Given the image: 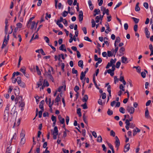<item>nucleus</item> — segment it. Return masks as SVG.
<instances>
[{"label":"nucleus","instance_id":"nucleus-12","mask_svg":"<svg viewBox=\"0 0 153 153\" xmlns=\"http://www.w3.org/2000/svg\"><path fill=\"white\" fill-rule=\"evenodd\" d=\"M44 100H42L40 102V105H39V108L40 109H41L42 111H44Z\"/></svg>","mask_w":153,"mask_h":153},{"label":"nucleus","instance_id":"nucleus-6","mask_svg":"<svg viewBox=\"0 0 153 153\" xmlns=\"http://www.w3.org/2000/svg\"><path fill=\"white\" fill-rule=\"evenodd\" d=\"M79 20L80 22H81L83 19V13L82 11L79 12Z\"/></svg>","mask_w":153,"mask_h":153},{"label":"nucleus","instance_id":"nucleus-63","mask_svg":"<svg viewBox=\"0 0 153 153\" xmlns=\"http://www.w3.org/2000/svg\"><path fill=\"white\" fill-rule=\"evenodd\" d=\"M17 27L21 28L22 27V24L21 23H18L16 24Z\"/></svg>","mask_w":153,"mask_h":153},{"label":"nucleus","instance_id":"nucleus-56","mask_svg":"<svg viewBox=\"0 0 153 153\" xmlns=\"http://www.w3.org/2000/svg\"><path fill=\"white\" fill-rule=\"evenodd\" d=\"M65 47V45L62 44L61 45V46L59 47V49L60 50L63 51L64 48Z\"/></svg>","mask_w":153,"mask_h":153},{"label":"nucleus","instance_id":"nucleus-49","mask_svg":"<svg viewBox=\"0 0 153 153\" xmlns=\"http://www.w3.org/2000/svg\"><path fill=\"white\" fill-rule=\"evenodd\" d=\"M110 135L111 136L114 137L115 135V133L113 130H112L110 131Z\"/></svg>","mask_w":153,"mask_h":153},{"label":"nucleus","instance_id":"nucleus-57","mask_svg":"<svg viewBox=\"0 0 153 153\" xmlns=\"http://www.w3.org/2000/svg\"><path fill=\"white\" fill-rule=\"evenodd\" d=\"M44 39L47 43H49L50 42L49 39L47 36H45Z\"/></svg>","mask_w":153,"mask_h":153},{"label":"nucleus","instance_id":"nucleus-8","mask_svg":"<svg viewBox=\"0 0 153 153\" xmlns=\"http://www.w3.org/2000/svg\"><path fill=\"white\" fill-rule=\"evenodd\" d=\"M16 108L13 107L11 110L10 111V114L13 115L17 116V111H15Z\"/></svg>","mask_w":153,"mask_h":153},{"label":"nucleus","instance_id":"nucleus-34","mask_svg":"<svg viewBox=\"0 0 153 153\" xmlns=\"http://www.w3.org/2000/svg\"><path fill=\"white\" fill-rule=\"evenodd\" d=\"M107 114L109 116H111L113 114V112L110 109H108L107 111Z\"/></svg>","mask_w":153,"mask_h":153},{"label":"nucleus","instance_id":"nucleus-9","mask_svg":"<svg viewBox=\"0 0 153 153\" xmlns=\"http://www.w3.org/2000/svg\"><path fill=\"white\" fill-rule=\"evenodd\" d=\"M130 149V144L128 143L127 144L124 146V152L126 153L128 152Z\"/></svg>","mask_w":153,"mask_h":153},{"label":"nucleus","instance_id":"nucleus-19","mask_svg":"<svg viewBox=\"0 0 153 153\" xmlns=\"http://www.w3.org/2000/svg\"><path fill=\"white\" fill-rule=\"evenodd\" d=\"M35 21H33L32 22H30L29 25H31L30 29H33L34 27L35 28Z\"/></svg>","mask_w":153,"mask_h":153},{"label":"nucleus","instance_id":"nucleus-22","mask_svg":"<svg viewBox=\"0 0 153 153\" xmlns=\"http://www.w3.org/2000/svg\"><path fill=\"white\" fill-rule=\"evenodd\" d=\"M139 4V3L137 2L136 5V6H135V10L136 11H139L140 10V8L139 7V5H138Z\"/></svg>","mask_w":153,"mask_h":153},{"label":"nucleus","instance_id":"nucleus-1","mask_svg":"<svg viewBox=\"0 0 153 153\" xmlns=\"http://www.w3.org/2000/svg\"><path fill=\"white\" fill-rule=\"evenodd\" d=\"M126 110L130 114H132L134 112L135 109L133 107L128 106L127 107Z\"/></svg>","mask_w":153,"mask_h":153},{"label":"nucleus","instance_id":"nucleus-29","mask_svg":"<svg viewBox=\"0 0 153 153\" xmlns=\"http://www.w3.org/2000/svg\"><path fill=\"white\" fill-rule=\"evenodd\" d=\"M22 97L21 96H19L16 98L15 101L18 102L19 100V103L20 102V101H22Z\"/></svg>","mask_w":153,"mask_h":153},{"label":"nucleus","instance_id":"nucleus-26","mask_svg":"<svg viewBox=\"0 0 153 153\" xmlns=\"http://www.w3.org/2000/svg\"><path fill=\"white\" fill-rule=\"evenodd\" d=\"M36 68L38 74L39 75H41V72L39 70V67L37 65L36 66Z\"/></svg>","mask_w":153,"mask_h":153},{"label":"nucleus","instance_id":"nucleus-7","mask_svg":"<svg viewBox=\"0 0 153 153\" xmlns=\"http://www.w3.org/2000/svg\"><path fill=\"white\" fill-rule=\"evenodd\" d=\"M105 26L106 27V29L105 31V32L106 33H108L109 32L111 31V30L110 29L109 25L108 23L105 24Z\"/></svg>","mask_w":153,"mask_h":153},{"label":"nucleus","instance_id":"nucleus-13","mask_svg":"<svg viewBox=\"0 0 153 153\" xmlns=\"http://www.w3.org/2000/svg\"><path fill=\"white\" fill-rule=\"evenodd\" d=\"M116 60L117 59L116 58H115L114 59H111L110 61V65H111V66L114 65V64L115 63Z\"/></svg>","mask_w":153,"mask_h":153},{"label":"nucleus","instance_id":"nucleus-60","mask_svg":"<svg viewBox=\"0 0 153 153\" xmlns=\"http://www.w3.org/2000/svg\"><path fill=\"white\" fill-rule=\"evenodd\" d=\"M124 28L125 30H127L128 29V25L127 23H125L124 24Z\"/></svg>","mask_w":153,"mask_h":153},{"label":"nucleus","instance_id":"nucleus-35","mask_svg":"<svg viewBox=\"0 0 153 153\" xmlns=\"http://www.w3.org/2000/svg\"><path fill=\"white\" fill-rule=\"evenodd\" d=\"M60 101V98L59 95H58L55 99V102H58Z\"/></svg>","mask_w":153,"mask_h":153},{"label":"nucleus","instance_id":"nucleus-30","mask_svg":"<svg viewBox=\"0 0 153 153\" xmlns=\"http://www.w3.org/2000/svg\"><path fill=\"white\" fill-rule=\"evenodd\" d=\"M34 18H35V17L33 16V17H32L31 18H30L29 21H28V22L27 25V27L29 28L30 27L29 24H30V22H32V21Z\"/></svg>","mask_w":153,"mask_h":153},{"label":"nucleus","instance_id":"nucleus-62","mask_svg":"<svg viewBox=\"0 0 153 153\" xmlns=\"http://www.w3.org/2000/svg\"><path fill=\"white\" fill-rule=\"evenodd\" d=\"M25 105V103L24 102H22L21 103L20 102L19 106L21 107V108L24 107Z\"/></svg>","mask_w":153,"mask_h":153},{"label":"nucleus","instance_id":"nucleus-38","mask_svg":"<svg viewBox=\"0 0 153 153\" xmlns=\"http://www.w3.org/2000/svg\"><path fill=\"white\" fill-rule=\"evenodd\" d=\"M131 18L134 21L135 23H137L139 21V19H137L134 17H132Z\"/></svg>","mask_w":153,"mask_h":153},{"label":"nucleus","instance_id":"nucleus-33","mask_svg":"<svg viewBox=\"0 0 153 153\" xmlns=\"http://www.w3.org/2000/svg\"><path fill=\"white\" fill-rule=\"evenodd\" d=\"M97 141L99 143H101L102 142V138L101 135H99L98 136Z\"/></svg>","mask_w":153,"mask_h":153},{"label":"nucleus","instance_id":"nucleus-20","mask_svg":"<svg viewBox=\"0 0 153 153\" xmlns=\"http://www.w3.org/2000/svg\"><path fill=\"white\" fill-rule=\"evenodd\" d=\"M6 35L4 37V41L3 42L2 46H4V47L6 46L7 43V40L6 39Z\"/></svg>","mask_w":153,"mask_h":153},{"label":"nucleus","instance_id":"nucleus-17","mask_svg":"<svg viewBox=\"0 0 153 153\" xmlns=\"http://www.w3.org/2000/svg\"><path fill=\"white\" fill-rule=\"evenodd\" d=\"M125 50V49L124 48L122 47H121L120 49L119 50V52L120 53V56H122L124 54L123 53Z\"/></svg>","mask_w":153,"mask_h":153},{"label":"nucleus","instance_id":"nucleus-15","mask_svg":"<svg viewBox=\"0 0 153 153\" xmlns=\"http://www.w3.org/2000/svg\"><path fill=\"white\" fill-rule=\"evenodd\" d=\"M58 134V131L57 126H55L54 128V131L53 132V134Z\"/></svg>","mask_w":153,"mask_h":153},{"label":"nucleus","instance_id":"nucleus-14","mask_svg":"<svg viewBox=\"0 0 153 153\" xmlns=\"http://www.w3.org/2000/svg\"><path fill=\"white\" fill-rule=\"evenodd\" d=\"M78 65L79 67H81L82 68H83V61L82 60H80L78 62Z\"/></svg>","mask_w":153,"mask_h":153},{"label":"nucleus","instance_id":"nucleus-55","mask_svg":"<svg viewBox=\"0 0 153 153\" xmlns=\"http://www.w3.org/2000/svg\"><path fill=\"white\" fill-rule=\"evenodd\" d=\"M59 122L61 124H64L65 123V119L64 118H62L61 119H59Z\"/></svg>","mask_w":153,"mask_h":153},{"label":"nucleus","instance_id":"nucleus-5","mask_svg":"<svg viewBox=\"0 0 153 153\" xmlns=\"http://www.w3.org/2000/svg\"><path fill=\"white\" fill-rule=\"evenodd\" d=\"M9 114L8 113H4L3 120L4 122H7L8 120Z\"/></svg>","mask_w":153,"mask_h":153},{"label":"nucleus","instance_id":"nucleus-16","mask_svg":"<svg viewBox=\"0 0 153 153\" xmlns=\"http://www.w3.org/2000/svg\"><path fill=\"white\" fill-rule=\"evenodd\" d=\"M18 84L19 86L22 88H25V83L22 81L18 83Z\"/></svg>","mask_w":153,"mask_h":153},{"label":"nucleus","instance_id":"nucleus-44","mask_svg":"<svg viewBox=\"0 0 153 153\" xmlns=\"http://www.w3.org/2000/svg\"><path fill=\"white\" fill-rule=\"evenodd\" d=\"M68 13V12L66 11H64L63 13L62 14V15L63 16L65 17L66 16Z\"/></svg>","mask_w":153,"mask_h":153},{"label":"nucleus","instance_id":"nucleus-39","mask_svg":"<svg viewBox=\"0 0 153 153\" xmlns=\"http://www.w3.org/2000/svg\"><path fill=\"white\" fill-rule=\"evenodd\" d=\"M105 39H106V40H107L108 39L106 37H105L104 38V42L105 44L107 46H108L109 45V43L107 41H105Z\"/></svg>","mask_w":153,"mask_h":153},{"label":"nucleus","instance_id":"nucleus-32","mask_svg":"<svg viewBox=\"0 0 153 153\" xmlns=\"http://www.w3.org/2000/svg\"><path fill=\"white\" fill-rule=\"evenodd\" d=\"M25 142V137H22L21 141H20V143L21 145L24 144Z\"/></svg>","mask_w":153,"mask_h":153},{"label":"nucleus","instance_id":"nucleus-2","mask_svg":"<svg viewBox=\"0 0 153 153\" xmlns=\"http://www.w3.org/2000/svg\"><path fill=\"white\" fill-rule=\"evenodd\" d=\"M5 26L4 29V32L6 35L7 33L8 27L9 26V25L8 24V19L7 18L5 19Z\"/></svg>","mask_w":153,"mask_h":153},{"label":"nucleus","instance_id":"nucleus-10","mask_svg":"<svg viewBox=\"0 0 153 153\" xmlns=\"http://www.w3.org/2000/svg\"><path fill=\"white\" fill-rule=\"evenodd\" d=\"M43 80L42 77L40 76L39 81L37 83V88H39L40 86H41L42 85V81Z\"/></svg>","mask_w":153,"mask_h":153},{"label":"nucleus","instance_id":"nucleus-36","mask_svg":"<svg viewBox=\"0 0 153 153\" xmlns=\"http://www.w3.org/2000/svg\"><path fill=\"white\" fill-rule=\"evenodd\" d=\"M125 109L123 107H121L120 108L119 111L122 114H124L125 113Z\"/></svg>","mask_w":153,"mask_h":153},{"label":"nucleus","instance_id":"nucleus-3","mask_svg":"<svg viewBox=\"0 0 153 153\" xmlns=\"http://www.w3.org/2000/svg\"><path fill=\"white\" fill-rule=\"evenodd\" d=\"M49 85V84L48 81L46 79H44L42 87L40 88V91H41L42 90H43L44 87H48Z\"/></svg>","mask_w":153,"mask_h":153},{"label":"nucleus","instance_id":"nucleus-61","mask_svg":"<svg viewBox=\"0 0 153 153\" xmlns=\"http://www.w3.org/2000/svg\"><path fill=\"white\" fill-rule=\"evenodd\" d=\"M44 111H42V110L41 111H40L39 112V117L40 118L42 117V112Z\"/></svg>","mask_w":153,"mask_h":153},{"label":"nucleus","instance_id":"nucleus-24","mask_svg":"<svg viewBox=\"0 0 153 153\" xmlns=\"http://www.w3.org/2000/svg\"><path fill=\"white\" fill-rule=\"evenodd\" d=\"M88 99V97L87 95H85L82 99V101L84 102H86Z\"/></svg>","mask_w":153,"mask_h":153},{"label":"nucleus","instance_id":"nucleus-27","mask_svg":"<svg viewBox=\"0 0 153 153\" xmlns=\"http://www.w3.org/2000/svg\"><path fill=\"white\" fill-rule=\"evenodd\" d=\"M85 74L83 71L81 72L80 76V79L81 80H82L85 78Z\"/></svg>","mask_w":153,"mask_h":153},{"label":"nucleus","instance_id":"nucleus-53","mask_svg":"<svg viewBox=\"0 0 153 153\" xmlns=\"http://www.w3.org/2000/svg\"><path fill=\"white\" fill-rule=\"evenodd\" d=\"M120 64H121V62H119V61H118V62H117L116 64V67L117 68H118L120 65Z\"/></svg>","mask_w":153,"mask_h":153},{"label":"nucleus","instance_id":"nucleus-51","mask_svg":"<svg viewBox=\"0 0 153 153\" xmlns=\"http://www.w3.org/2000/svg\"><path fill=\"white\" fill-rule=\"evenodd\" d=\"M79 87L77 85H76L74 88V91L76 92H78L77 91L79 90Z\"/></svg>","mask_w":153,"mask_h":153},{"label":"nucleus","instance_id":"nucleus-54","mask_svg":"<svg viewBox=\"0 0 153 153\" xmlns=\"http://www.w3.org/2000/svg\"><path fill=\"white\" fill-rule=\"evenodd\" d=\"M72 73L73 74H77L78 71L77 70H75L74 68H73L72 69Z\"/></svg>","mask_w":153,"mask_h":153},{"label":"nucleus","instance_id":"nucleus-50","mask_svg":"<svg viewBox=\"0 0 153 153\" xmlns=\"http://www.w3.org/2000/svg\"><path fill=\"white\" fill-rule=\"evenodd\" d=\"M51 119L52 120L53 122L54 121H56V117H55L53 115L51 117Z\"/></svg>","mask_w":153,"mask_h":153},{"label":"nucleus","instance_id":"nucleus-64","mask_svg":"<svg viewBox=\"0 0 153 153\" xmlns=\"http://www.w3.org/2000/svg\"><path fill=\"white\" fill-rule=\"evenodd\" d=\"M106 94H105V93H102V98L103 99H104L106 98Z\"/></svg>","mask_w":153,"mask_h":153},{"label":"nucleus","instance_id":"nucleus-40","mask_svg":"<svg viewBox=\"0 0 153 153\" xmlns=\"http://www.w3.org/2000/svg\"><path fill=\"white\" fill-rule=\"evenodd\" d=\"M134 68H135L137 70V72L138 73H140L141 71V69L140 68L139 66L138 67L134 66L133 67Z\"/></svg>","mask_w":153,"mask_h":153},{"label":"nucleus","instance_id":"nucleus-23","mask_svg":"<svg viewBox=\"0 0 153 153\" xmlns=\"http://www.w3.org/2000/svg\"><path fill=\"white\" fill-rule=\"evenodd\" d=\"M87 117L85 116V114H84L83 115V119L84 122L86 124H88V121Z\"/></svg>","mask_w":153,"mask_h":153},{"label":"nucleus","instance_id":"nucleus-21","mask_svg":"<svg viewBox=\"0 0 153 153\" xmlns=\"http://www.w3.org/2000/svg\"><path fill=\"white\" fill-rule=\"evenodd\" d=\"M127 60V58L126 57L123 56L121 57L122 62L123 63H127V62H126Z\"/></svg>","mask_w":153,"mask_h":153},{"label":"nucleus","instance_id":"nucleus-43","mask_svg":"<svg viewBox=\"0 0 153 153\" xmlns=\"http://www.w3.org/2000/svg\"><path fill=\"white\" fill-rule=\"evenodd\" d=\"M124 87L123 84H120V85L119 88L120 90H122L123 91H125V89H124Z\"/></svg>","mask_w":153,"mask_h":153},{"label":"nucleus","instance_id":"nucleus-4","mask_svg":"<svg viewBox=\"0 0 153 153\" xmlns=\"http://www.w3.org/2000/svg\"><path fill=\"white\" fill-rule=\"evenodd\" d=\"M115 138L116 139L115 141V143L116 145L115 146L117 148V149H118L120 145V140L117 136L115 137Z\"/></svg>","mask_w":153,"mask_h":153},{"label":"nucleus","instance_id":"nucleus-41","mask_svg":"<svg viewBox=\"0 0 153 153\" xmlns=\"http://www.w3.org/2000/svg\"><path fill=\"white\" fill-rule=\"evenodd\" d=\"M20 71L23 74H25V73L26 68L25 67L21 68L20 69Z\"/></svg>","mask_w":153,"mask_h":153},{"label":"nucleus","instance_id":"nucleus-25","mask_svg":"<svg viewBox=\"0 0 153 153\" xmlns=\"http://www.w3.org/2000/svg\"><path fill=\"white\" fill-rule=\"evenodd\" d=\"M146 110L145 112V116L146 118H148L149 117V112L148 110V108H146Z\"/></svg>","mask_w":153,"mask_h":153},{"label":"nucleus","instance_id":"nucleus-42","mask_svg":"<svg viewBox=\"0 0 153 153\" xmlns=\"http://www.w3.org/2000/svg\"><path fill=\"white\" fill-rule=\"evenodd\" d=\"M81 106L84 109H86L88 108L86 102H85Z\"/></svg>","mask_w":153,"mask_h":153},{"label":"nucleus","instance_id":"nucleus-45","mask_svg":"<svg viewBox=\"0 0 153 153\" xmlns=\"http://www.w3.org/2000/svg\"><path fill=\"white\" fill-rule=\"evenodd\" d=\"M114 83L116 84L117 82H118L119 81V79L117 78L116 76H115L114 77Z\"/></svg>","mask_w":153,"mask_h":153},{"label":"nucleus","instance_id":"nucleus-46","mask_svg":"<svg viewBox=\"0 0 153 153\" xmlns=\"http://www.w3.org/2000/svg\"><path fill=\"white\" fill-rule=\"evenodd\" d=\"M45 74H44L45 75H46L47 76V74H51V70L50 69H48V72H47V71L46 69L45 68Z\"/></svg>","mask_w":153,"mask_h":153},{"label":"nucleus","instance_id":"nucleus-11","mask_svg":"<svg viewBox=\"0 0 153 153\" xmlns=\"http://www.w3.org/2000/svg\"><path fill=\"white\" fill-rule=\"evenodd\" d=\"M145 31L146 37L147 38H149L150 37V34L147 27L145 28Z\"/></svg>","mask_w":153,"mask_h":153},{"label":"nucleus","instance_id":"nucleus-48","mask_svg":"<svg viewBox=\"0 0 153 153\" xmlns=\"http://www.w3.org/2000/svg\"><path fill=\"white\" fill-rule=\"evenodd\" d=\"M91 24H92V27H94L96 25V23L95 22L94 19L91 20Z\"/></svg>","mask_w":153,"mask_h":153},{"label":"nucleus","instance_id":"nucleus-58","mask_svg":"<svg viewBox=\"0 0 153 153\" xmlns=\"http://www.w3.org/2000/svg\"><path fill=\"white\" fill-rule=\"evenodd\" d=\"M84 39L85 40L89 42H92V41L88 36H85L84 37Z\"/></svg>","mask_w":153,"mask_h":153},{"label":"nucleus","instance_id":"nucleus-47","mask_svg":"<svg viewBox=\"0 0 153 153\" xmlns=\"http://www.w3.org/2000/svg\"><path fill=\"white\" fill-rule=\"evenodd\" d=\"M113 54H114L113 53H112L111 51H107V56L108 57L112 56Z\"/></svg>","mask_w":153,"mask_h":153},{"label":"nucleus","instance_id":"nucleus-28","mask_svg":"<svg viewBox=\"0 0 153 153\" xmlns=\"http://www.w3.org/2000/svg\"><path fill=\"white\" fill-rule=\"evenodd\" d=\"M47 76L48 78H49L52 81V82H54V79L53 78V76L51 75V74H47Z\"/></svg>","mask_w":153,"mask_h":153},{"label":"nucleus","instance_id":"nucleus-31","mask_svg":"<svg viewBox=\"0 0 153 153\" xmlns=\"http://www.w3.org/2000/svg\"><path fill=\"white\" fill-rule=\"evenodd\" d=\"M118 49V47H115V50H114V49H113L111 50V51L112 52V53L113 54H114L115 55H116V53L117 52Z\"/></svg>","mask_w":153,"mask_h":153},{"label":"nucleus","instance_id":"nucleus-52","mask_svg":"<svg viewBox=\"0 0 153 153\" xmlns=\"http://www.w3.org/2000/svg\"><path fill=\"white\" fill-rule=\"evenodd\" d=\"M82 30H83L84 33L86 34L87 33L86 28L85 27H84L82 28Z\"/></svg>","mask_w":153,"mask_h":153},{"label":"nucleus","instance_id":"nucleus-18","mask_svg":"<svg viewBox=\"0 0 153 153\" xmlns=\"http://www.w3.org/2000/svg\"><path fill=\"white\" fill-rule=\"evenodd\" d=\"M10 105L9 104H7V106L5 108L4 110V113H8V111L9 110V108L10 107Z\"/></svg>","mask_w":153,"mask_h":153},{"label":"nucleus","instance_id":"nucleus-59","mask_svg":"<svg viewBox=\"0 0 153 153\" xmlns=\"http://www.w3.org/2000/svg\"><path fill=\"white\" fill-rule=\"evenodd\" d=\"M143 6L146 9L148 8L149 5L148 4L147 2H144L143 4Z\"/></svg>","mask_w":153,"mask_h":153},{"label":"nucleus","instance_id":"nucleus-37","mask_svg":"<svg viewBox=\"0 0 153 153\" xmlns=\"http://www.w3.org/2000/svg\"><path fill=\"white\" fill-rule=\"evenodd\" d=\"M77 113L78 114L79 116L80 117L82 116V114L81 112V109L80 108H78L77 109Z\"/></svg>","mask_w":153,"mask_h":153}]
</instances>
